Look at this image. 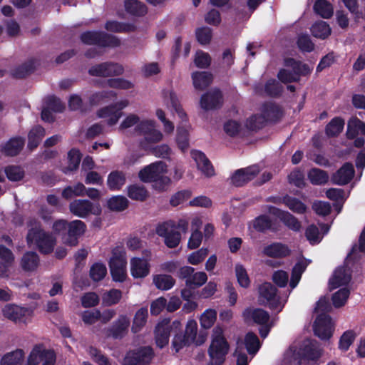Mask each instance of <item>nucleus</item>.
Segmentation results:
<instances>
[{"label": "nucleus", "mask_w": 365, "mask_h": 365, "mask_svg": "<svg viewBox=\"0 0 365 365\" xmlns=\"http://www.w3.org/2000/svg\"><path fill=\"white\" fill-rule=\"evenodd\" d=\"M153 356L151 347L147 346L139 349L137 352L127 353L123 365H145L150 363Z\"/></svg>", "instance_id": "22"}, {"label": "nucleus", "mask_w": 365, "mask_h": 365, "mask_svg": "<svg viewBox=\"0 0 365 365\" xmlns=\"http://www.w3.org/2000/svg\"><path fill=\"white\" fill-rule=\"evenodd\" d=\"M190 155L192 159L195 162L197 169L204 175L207 177L214 175V168L203 153L195 150L191 151Z\"/></svg>", "instance_id": "30"}, {"label": "nucleus", "mask_w": 365, "mask_h": 365, "mask_svg": "<svg viewBox=\"0 0 365 365\" xmlns=\"http://www.w3.org/2000/svg\"><path fill=\"white\" fill-rule=\"evenodd\" d=\"M322 349L316 342L307 340L302 347L292 346L285 352L283 363L284 365H299L302 357L314 360L320 357Z\"/></svg>", "instance_id": "4"}, {"label": "nucleus", "mask_w": 365, "mask_h": 365, "mask_svg": "<svg viewBox=\"0 0 365 365\" xmlns=\"http://www.w3.org/2000/svg\"><path fill=\"white\" fill-rule=\"evenodd\" d=\"M253 227L259 232L272 230L273 223L272 220L264 215L256 217L252 222Z\"/></svg>", "instance_id": "60"}, {"label": "nucleus", "mask_w": 365, "mask_h": 365, "mask_svg": "<svg viewBox=\"0 0 365 365\" xmlns=\"http://www.w3.org/2000/svg\"><path fill=\"white\" fill-rule=\"evenodd\" d=\"M354 167L350 163H345L331 178L334 183L337 185H345L354 177Z\"/></svg>", "instance_id": "34"}, {"label": "nucleus", "mask_w": 365, "mask_h": 365, "mask_svg": "<svg viewBox=\"0 0 365 365\" xmlns=\"http://www.w3.org/2000/svg\"><path fill=\"white\" fill-rule=\"evenodd\" d=\"M307 176L308 179L313 185H323L327 182L329 180L328 174L325 171L318 168L311 169Z\"/></svg>", "instance_id": "50"}, {"label": "nucleus", "mask_w": 365, "mask_h": 365, "mask_svg": "<svg viewBox=\"0 0 365 365\" xmlns=\"http://www.w3.org/2000/svg\"><path fill=\"white\" fill-rule=\"evenodd\" d=\"M191 77L194 88L199 91H202L207 87L212 80V75L205 71L193 72Z\"/></svg>", "instance_id": "38"}, {"label": "nucleus", "mask_w": 365, "mask_h": 365, "mask_svg": "<svg viewBox=\"0 0 365 365\" xmlns=\"http://www.w3.org/2000/svg\"><path fill=\"white\" fill-rule=\"evenodd\" d=\"M259 172V168L256 165L238 170L232 176V183L236 186H241L252 180Z\"/></svg>", "instance_id": "27"}, {"label": "nucleus", "mask_w": 365, "mask_h": 365, "mask_svg": "<svg viewBox=\"0 0 365 365\" xmlns=\"http://www.w3.org/2000/svg\"><path fill=\"white\" fill-rule=\"evenodd\" d=\"M334 331V323L331 317L327 314L317 316L314 324V332L316 336L322 340L331 338Z\"/></svg>", "instance_id": "21"}, {"label": "nucleus", "mask_w": 365, "mask_h": 365, "mask_svg": "<svg viewBox=\"0 0 365 365\" xmlns=\"http://www.w3.org/2000/svg\"><path fill=\"white\" fill-rule=\"evenodd\" d=\"M320 227L323 233H321L318 227L314 225L308 226L305 230L306 238L312 245L319 244L322 241L324 235L329 230V227L327 225L323 224L321 225Z\"/></svg>", "instance_id": "36"}, {"label": "nucleus", "mask_w": 365, "mask_h": 365, "mask_svg": "<svg viewBox=\"0 0 365 365\" xmlns=\"http://www.w3.org/2000/svg\"><path fill=\"white\" fill-rule=\"evenodd\" d=\"M24 140L21 138H14L9 140L2 148V152L6 155H17L23 148Z\"/></svg>", "instance_id": "42"}, {"label": "nucleus", "mask_w": 365, "mask_h": 365, "mask_svg": "<svg viewBox=\"0 0 365 365\" xmlns=\"http://www.w3.org/2000/svg\"><path fill=\"white\" fill-rule=\"evenodd\" d=\"M143 255V257H134L130 260V272L134 279L145 278L150 274L151 252L146 250Z\"/></svg>", "instance_id": "14"}, {"label": "nucleus", "mask_w": 365, "mask_h": 365, "mask_svg": "<svg viewBox=\"0 0 365 365\" xmlns=\"http://www.w3.org/2000/svg\"><path fill=\"white\" fill-rule=\"evenodd\" d=\"M167 173L168 165L163 161H157L141 169L138 177L144 182H152L155 190L164 191L171 183Z\"/></svg>", "instance_id": "2"}, {"label": "nucleus", "mask_w": 365, "mask_h": 365, "mask_svg": "<svg viewBox=\"0 0 365 365\" xmlns=\"http://www.w3.org/2000/svg\"><path fill=\"white\" fill-rule=\"evenodd\" d=\"M208 255L207 248H200L190 253L187 258V262L192 265H197L202 263Z\"/></svg>", "instance_id": "62"}, {"label": "nucleus", "mask_w": 365, "mask_h": 365, "mask_svg": "<svg viewBox=\"0 0 365 365\" xmlns=\"http://www.w3.org/2000/svg\"><path fill=\"white\" fill-rule=\"evenodd\" d=\"M71 212L78 217H86L89 215H98L101 212L99 204L92 203L88 200H75L69 205Z\"/></svg>", "instance_id": "18"}, {"label": "nucleus", "mask_w": 365, "mask_h": 365, "mask_svg": "<svg viewBox=\"0 0 365 365\" xmlns=\"http://www.w3.org/2000/svg\"><path fill=\"white\" fill-rule=\"evenodd\" d=\"M24 350L18 349L3 356L1 365H21L24 359Z\"/></svg>", "instance_id": "39"}, {"label": "nucleus", "mask_w": 365, "mask_h": 365, "mask_svg": "<svg viewBox=\"0 0 365 365\" xmlns=\"http://www.w3.org/2000/svg\"><path fill=\"white\" fill-rule=\"evenodd\" d=\"M311 31L314 36L324 39L330 35L331 29L325 21H320L312 25Z\"/></svg>", "instance_id": "51"}, {"label": "nucleus", "mask_w": 365, "mask_h": 365, "mask_svg": "<svg viewBox=\"0 0 365 365\" xmlns=\"http://www.w3.org/2000/svg\"><path fill=\"white\" fill-rule=\"evenodd\" d=\"M4 243L10 245L11 240L9 237H3L0 242V259L1 262L12 264L14 257L11 251L4 245Z\"/></svg>", "instance_id": "49"}, {"label": "nucleus", "mask_w": 365, "mask_h": 365, "mask_svg": "<svg viewBox=\"0 0 365 365\" xmlns=\"http://www.w3.org/2000/svg\"><path fill=\"white\" fill-rule=\"evenodd\" d=\"M263 253L271 257H284L290 254V249L286 245L275 242L266 246Z\"/></svg>", "instance_id": "37"}, {"label": "nucleus", "mask_w": 365, "mask_h": 365, "mask_svg": "<svg viewBox=\"0 0 365 365\" xmlns=\"http://www.w3.org/2000/svg\"><path fill=\"white\" fill-rule=\"evenodd\" d=\"M128 195L132 200L143 201L148 197V191L143 185H132L128 187Z\"/></svg>", "instance_id": "53"}, {"label": "nucleus", "mask_w": 365, "mask_h": 365, "mask_svg": "<svg viewBox=\"0 0 365 365\" xmlns=\"http://www.w3.org/2000/svg\"><path fill=\"white\" fill-rule=\"evenodd\" d=\"M182 120L180 124L178 125L177 134H176V142L178 148L182 150L185 151L189 147V130L190 126L187 122V116Z\"/></svg>", "instance_id": "31"}, {"label": "nucleus", "mask_w": 365, "mask_h": 365, "mask_svg": "<svg viewBox=\"0 0 365 365\" xmlns=\"http://www.w3.org/2000/svg\"><path fill=\"white\" fill-rule=\"evenodd\" d=\"M225 133L230 137H241L246 134V125L242 115H237L226 120L223 124Z\"/></svg>", "instance_id": "23"}, {"label": "nucleus", "mask_w": 365, "mask_h": 365, "mask_svg": "<svg viewBox=\"0 0 365 365\" xmlns=\"http://www.w3.org/2000/svg\"><path fill=\"white\" fill-rule=\"evenodd\" d=\"M217 317L216 309H206L199 317V322L202 329H210L215 324Z\"/></svg>", "instance_id": "40"}, {"label": "nucleus", "mask_w": 365, "mask_h": 365, "mask_svg": "<svg viewBox=\"0 0 365 365\" xmlns=\"http://www.w3.org/2000/svg\"><path fill=\"white\" fill-rule=\"evenodd\" d=\"M350 294V290L348 287L340 288L338 291L332 294L331 300L334 307L339 308L344 306Z\"/></svg>", "instance_id": "55"}, {"label": "nucleus", "mask_w": 365, "mask_h": 365, "mask_svg": "<svg viewBox=\"0 0 365 365\" xmlns=\"http://www.w3.org/2000/svg\"><path fill=\"white\" fill-rule=\"evenodd\" d=\"M135 126L137 133L143 136L145 141L150 143L160 142L163 137V133L156 128V122L153 119H142L133 113L125 115L118 126L119 132H125L126 130Z\"/></svg>", "instance_id": "1"}, {"label": "nucleus", "mask_w": 365, "mask_h": 365, "mask_svg": "<svg viewBox=\"0 0 365 365\" xmlns=\"http://www.w3.org/2000/svg\"><path fill=\"white\" fill-rule=\"evenodd\" d=\"M161 98L163 106L174 110L180 118L183 119L185 117V113L182 108L175 93L172 90H163Z\"/></svg>", "instance_id": "28"}, {"label": "nucleus", "mask_w": 365, "mask_h": 365, "mask_svg": "<svg viewBox=\"0 0 365 365\" xmlns=\"http://www.w3.org/2000/svg\"><path fill=\"white\" fill-rule=\"evenodd\" d=\"M110 269L114 281L121 282L126 279V257L123 248L116 247L113 250V256L110 259Z\"/></svg>", "instance_id": "12"}, {"label": "nucleus", "mask_w": 365, "mask_h": 365, "mask_svg": "<svg viewBox=\"0 0 365 365\" xmlns=\"http://www.w3.org/2000/svg\"><path fill=\"white\" fill-rule=\"evenodd\" d=\"M314 9L317 14L324 19H328L333 14V8L326 0L317 1L314 6Z\"/></svg>", "instance_id": "54"}, {"label": "nucleus", "mask_w": 365, "mask_h": 365, "mask_svg": "<svg viewBox=\"0 0 365 365\" xmlns=\"http://www.w3.org/2000/svg\"><path fill=\"white\" fill-rule=\"evenodd\" d=\"M310 261L306 259L299 260L293 267L289 286L292 289L297 287L300 281L302 273L304 272L306 267L309 264Z\"/></svg>", "instance_id": "41"}, {"label": "nucleus", "mask_w": 365, "mask_h": 365, "mask_svg": "<svg viewBox=\"0 0 365 365\" xmlns=\"http://www.w3.org/2000/svg\"><path fill=\"white\" fill-rule=\"evenodd\" d=\"M124 6L127 12L135 16H143L147 13L146 6L138 0H125Z\"/></svg>", "instance_id": "46"}, {"label": "nucleus", "mask_w": 365, "mask_h": 365, "mask_svg": "<svg viewBox=\"0 0 365 365\" xmlns=\"http://www.w3.org/2000/svg\"><path fill=\"white\" fill-rule=\"evenodd\" d=\"M121 298V292L118 289H111L105 292L102 296L103 304L111 306L117 304Z\"/></svg>", "instance_id": "63"}, {"label": "nucleus", "mask_w": 365, "mask_h": 365, "mask_svg": "<svg viewBox=\"0 0 365 365\" xmlns=\"http://www.w3.org/2000/svg\"><path fill=\"white\" fill-rule=\"evenodd\" d=\"M116 97V93L113 91H103L93 93L90 98L91 103L97 105L113 100Z\"/></svg>", "instance_id": "59"}, {"label": "nucleus", "mask_w": 365, "mask_h": 365, "mask_svg": "<svg viewBox=\"0 0 365 365\" xmlns=\"http://www.w3.org/2000/svg\"><path fill=\"white\" fill-rule=\"evenodd\" d=\"M81 40L87 44H97L102 46H117L120 41L113 36L102 32L88 31L81 35Z\"/></svg>", "instance_id": "20"}, {"label": "nucleus", "mask_w": 365, "mask_h": 365, "mask_svg": "<svg viewBox=\"0 0 365 365\" xmlns=\"http://www.w3.org/2000/svg\"><path fill=\"white\" fill-rule=\"evenodd\" d=\"M125 173L120 170H113L107 177V186L111 191H118L125 185Z\"/></svg>", "instance_id": "35"}, {"label": "nucleus", "mask_w": 365, "mask_h": 365, "mask_svg": "<svg viewBox=\"0 0 365 365\" xmlns=\"http://www.w3.org/2000/svg\"><path fill=\"white\" fill-rule=\"evenodd\" d=\"M230 345L225 336V329L222 325L215 326L211 333V343L208 349L210 361L208 365H221L228 354Z\"/></svg>", "instance_id": "3"}, {"label": "nucleus", "mask_w": 365, "mask_h": 365, "mask_svg": "<svg viewBox=\"0 0 365 365\" xmlns=\"http://www.w3.org/2000/svg\"><path fill=\"white\" fill-rule=\"evenodd\" d=\"M282 202L292 211L297 214H303L307 210V206L299 200L288 195L282 198Z\"/></svg>", "instance_id": "47"}, {"label": "nucleus", "mask_w": 365, "mask_h": 365, "mask_svg": "<svg viewBox=\"0 0 365 365\" xmlns=\"http://www.w3.org/2000/svg\"><path fill=\"white\" fill-rule=\"evenodd\" d=\"M365 136V124L356 118H352L348 122L346 135L349 139H355L354 145L357 148L361 147L364 140L359 135ZM356 165L358 168L365 167V150H361L356 158Z\"/></svg>", "instance_id": "7"}, {"label": "nucleus", "mask_w": 365, "mask_h": 365, "mask_svg": "<svg viewBox=\"0 0 365 365\" xmlns=\"http://www.w3.org/2000/svg\"><path fill=\"white\" fill-rule=\"evenodd\" d=\"M351 272L347 267H339L336 268L329 281V288L330 290L347 287V284L351 281Z\"/></svg>", "instance_id": "25"}, {"label": "nucleus", "mask_w": 365, "mask_h": 365, "mask_svg": "<svg viewBox=\"0 0 365 365\" xmlns=\"http://www.w3.org/2000/svg\"><path fill=\"white\" fill-rule=\"evenodd\" d=\"M268 212L280 219L289 229L294 231H299L300 230V222L289 212L272 206L268 207Z\"/></svg>", "instance_id": "29"}, {"label": "nucleus", "mask_w": 365, "mask_h": 365, "mask_svg": "<svg viewBox=\"0 0 365 365\" xmlns=\"http://www.w3.org/2000/svg\"><path fill=\"white\" fill-rule=\"evenodd\" d=\"M285 66L287 68L280 70L278 73L279 79L283 83L297 81L299 79L300 76L309 74L313 68L293 59L286 60Z\"/></svg>", "instance_id": "8"}, {"label": "nucleus", "mask_w": 365, "mask_h": 365, "mask_svg": "<svg viewBox=\"0 0 365 365\" xmlns=\"http://www.w3.org/2000/svg\"><path fill=\"white\" fill-rule=\"evenodd\" d=\"M243 317L247 323L254 322L262 325L259 329L262 338L268 335L270 326L268 325L269 315L267 312L262 309L248 308L244 311Z\"/></svg>", "instance_id": "15"}, {"label": "nucleus", "mask_w": 365, "mask_h": 365, "mask_svg": "<svg viewBox=\"0 0 365 365\" xmlns=\"http://www.w3.org/2000/svg\"><path fill=\"white\" fill-rule=\"evenodd\" d=\"M148 317V312L146 308H140L135 312L131 326L133 333H138L142 330L147 322Z\"/></svg>", "instance_id": "43"}, {"label": "nucleus", "mask_w": 365, "mask_h": 365, "mask_svg": "<svg viewBox=\"0 0 365 365\" xmlns=\"http://www.w3.org/2000/svg\"><path fill=\"white\" fill-rule=\"evenodd\" d=\"M180 328L181 324L178 320L170 322L169 319H164L158 322L154 330L157 346L162 349L167 346L169 342L170 332L180 330Z\"/></svg>", "instance_id": "13"}, {"label": "nucleus", "mask_w": 365, "mask_h": 365, "mask_svg": "<svg viewBox=\"0 0 365 365\" xmlns=\"http://www.w3.org/2000/svg\"><path fill=\"white\" fill-rule=\"evenodd\" d=\"M38 262L37 254L34 252H28L21 257V266L26 271H33L37 268Z\"/></svg>", "instance_id": "45"}, {"label": "nucleus", "mask_w": 365, "mask_h": 365, "mask_svg": "<svg viewBox=\"0 0 365 365\" xmlns=\"http://www.w3.org/2000/svg\"><path fill=\"white\" fill-rule=\"evenodd\" d=\"M180 229L185 232L188 228V221L185 219L179 220L178 225L173 221L164 222L156 227V233L164 238L165 244L170 248L176 247L181 240L180 233L177 230Z\"/></svg>", "instance_id": "6"}, {"label": "nucleus", "mask_w": 365, "mask_h": 365, "mask_svg": "<svg viewBox=\"0 0 365 365\" xmlns=\"http://www.w3.org/2000/svg\"><path fill=\"white\" fill-rule=\"evenodd\" d=\"M365 252V228L362 231L359 245H355L346 258V263L354 261L361 257V254Z\"/></svg>", "instance_id": "48"}, {"label": "nucleus", "mask_w": 365, "mask_h": 365, "mask_svg": "<svg viewBox=\"0 0 365 365\" xmlns=\"http://www.w3.org/2000/svg\"><path fill=\"white\" fill-rule=\"evenodd\" d=\"M27 235V243L29 246L36 245L42 253H50L56 245L53 235L44 232L37 222H31Z\"/></svg>", "instance_id": "5"}, {"label": "nucleus", "mask_w": 365, "mask_h": 365, "mask_svg": "<svg viewBox=\"0 0 365 365\" xmlns=\"http://www.w3.org/2000/svg\"><path fill=\"white\" fill-rule=\"evenodd\" d=\"M56 354L53 351L46 349L42 344H36L31 349L27 358L28 365H54Z\"/></svg>", "instance_id": "16"}, {"label": "nucleus", "mask_w": 365, "mask_h": 365, "mask_svg": "<svg viewBox=\"0 0 365 365\" xmlns=\"http://www.w3.org/2000/svg\"><path fill=\"white\" fill-rule=\"evenodd\" d=\"M86 225L81 220H73L68 225V235L63 239L64 244L73 247L78 242V237L86 231Z\"/></svg>", "instance_id": "26"}, {"label": "nucleus", "mask_w": 365, "mask_h": 365, "mask_svg": "<svg viewBox=\"0 0 365 365\" xmlns=\"http://www.w3.org/2000/svg\"><path fill=\"white\" fill-rule=\"evenodd\" d=\"M244 342L250 354H255L261 346L258 337L252 332L246 334Z\"/></svg>", "instance_id": "57"}, {"label": "nucleus", "mask_w": 365, "mask_h": 365, "mask_svg": "<svg viewBox=\"0 0 365 365\" xmlns=\"http://www.w3.org/2000/svg\"><path fill=\"white\" fill-rule=\"evenodd\" d=\"M207 275L205 272H194L192 276L185 280V284L187 287L193 288L200 287L207 282Z\"/></svg>", "instance_id": "52"}, {"label": "nucleus", "mask_w": 365, "mask_h": 365, "mask_svg": "<svg viewBox=\"0 0 365 365\" xmlns=\"http://www.w3.org/2000/svg\"><path fill=\"white\" fill-rule=\"evenodd\" d=\"M197 333V322L193 319H189L187 322L184 334H177L174 336L172 341V346L175 352H178L182 348L190 346L194 343L197 345L202 344L204 340H202L200 342L195 341Z\"/></svg>", "instance_id": "9"}, {"label": "nucleus", "mask_w": 365, "mask_h": 365, "mask_svg": "<svg viewBox=\"0 0 365 365\" xmlns=\"http://www.w3.org/2000/svg\"><path fill=\"white\" fill-rule=\"evenodd\" d=\"M259 301L269 305V307L279 312L282 310L285 300H281L276 295V289L270 283H264L259 287Z\"/></svg>", "instance_id": "17"}, {"label": "nucleus", "mask_w": 365, "mask_h": 365, "mask_svg": "<svg viewBox=\"0 0 365 365\" xmlns=\"http://www.w3.org/2000/svg\"><path fill=\"white\" fill-rule=\"evenodd\" d=\"M276 113V108L272 103L264 105L260 108V113H257L245 118L246 131H255L261 129L265 123L272 118Z\"/></svg>", "instance_id": "10"}, {"label": "nucleus", "mask_w": 365, "mask_h": 365, "mask_svg": "<svg viewBox=\"0 0 365 365\" xmlns=\"http://www.w3.org/2000/svg\"><path fill=\"white\" fill-rule=\"evenodd\" d=\"M97 115L98 118L104 119L108 125L113 126L118 123L123 115V113L115 109V106L110 104L99 109L97 111Z\"/></svg>", "instance_id": "32"}, {"label": "nucleus", "mask_w": 365, "mask_h": 365, "mask_svg": "<svg viewBox=\"0 0 365 365\" xmlns=\"http://www.w3.org/2000/svg\"><path fill=\"white\" fill-rule=\"evenodd\" d=\"M3 316L16 324H27L31 322L34 310L16 304H6L2 308Z\"/></svg>", "instance_id": "11"}, {"label": "nucleus", "mask_w": 365, "mask_h": 365, "mask_svg": "<svg viewBox=\"0 0 365 365\" xmlns=\"http://www.w3.org/2000/svg\"><path fill=\"white\" fill-rule=\"evenodd\" d=\"M222 94L219 90H212L202 96L200 106L204 110H211L222 103Z\"/></svg>", "instance_id": "33"}, {"label": "nucleus", "mask_w": 365, "mask_h": 365, "mask_svg": "<svg viewBox=\"0 0 365 365\" xmlns=\"http://www.w3.org/2000/svg\"><path fill=\"white\" fill-rule=\"evenodd\" d=\"M130 326V321L128 316L120 315L107 329L102 331L103 337H113L120 339L125 336Z\"/></svg>", "instance_id": "19"}, {"label": "nucleus", "mask_w": 365, "mask_h": 365, "mask_svg": "<svg viewBox=\"0 0 365 365\" xmlns=\"http://www.w3.org/2000/svg\"><path fill=\"white\" fill-rule=\"evenodd\" d=\"M45 135L44 129L41 126H36L29 133V147L33 149L37 147L39 142Z\"/></svg>", "instance_id": "58"}, {"label": "nucleus", "mask_w": 365, "mask_h": 365, "mask_svg": "<svg viewBox=\"0 0 365 365\" xmlns=\"http://www.w3.org/2000/svg\"><path fill=\"white\" fill-rule=\"evenodd\" d=\"M81 158V156L78 150H71L68 153V165L64 172L66 173L68 171H73L76 170L80 163Z\"/></svg>", "instance_id": "64"}, {"label": "nucleus", "mask_w": 365, "mask_h": 365, "mask_svg": "<svg viewBox=\"0 0 365 365\" xmlns=\"http://www.w3.org/2000/svg\"><path fill=\"white\" fill-rule=\"evenodd\" d=\"M344 121L340 118H334L327 125L326 132L329 136H335L339 134L344 128Z\"/></svg>", "instance_id": "61"}, {"label": "nucleus", "mask_w": 365, "mask_h": 365, "mask_svg": "<svg viewBox=\"0 0 365 365\" xmlns=\"http://www.w3.org/2000/svg\"><path fill=\"white\" fill-rule=\"evenodd\" d=\"M122 65L117 63H103L90 68L89 73L95 76H113L123 73Z\"/></svg>", "instance_id": "24"}, {"label": "nucleus", "mask_w": 365, "mask_h": 365, "mask_svg": "<svg viewBox=\"0 0 365 365\" xmlns=\"http://www.w3.org/2000/svg\"><path fill=\"white\" fill-rule=\"evenodd\" d=\"M153 282L155 286L160 290H169L175 284V280L172 276L163 274L154 275Z\"/></svg>", "instance_id": "44"}, {"label": "nucleus", "mask_w": 365, "mask_h": 365, "mask_svg": "<svg viewBox=\"0 0 365 365\" xmlns=\"http://www.w3.org/2000/svg\"><path fill=\"white\" fill-rule=\"evenodd\" d=\"M128 206V200L121 195L113 196L108 200V207L113 211H122Z\"/></svg>", "instance_id": "56"}]
</instances>
